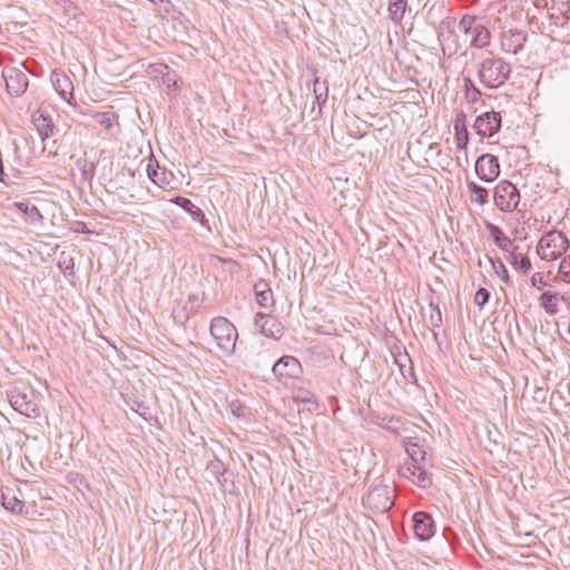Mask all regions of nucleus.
<instances>
[{"label": "nucleus", "mask_w": 570, "mask_h": 570, "mask_svg": "<svg viewBox=\"0 0 570 570\" xmlns=\"http://www.w3.org/2000/svg\"><path fill=\"white\" fill-rule=\"evenodd\" d=\"M256 331L265 337L277 340L283 334V326L277 317L258 312L254 318Z\"/></svg>", "instance_id": "6e6552de"}, {"label": "nucleus", "mask_w": 570, "mask_h": 570, "mask_svg": "<svg viewBox=\"0 0 570 570\" xmlns=\"http://www.w3.org/2000/svg\"><path fill=\"white\" fill-rule=\"evenodd\" d=\"M562 299L563 296L560 293L547 291L540 295L539 304L549 315H556Z\"/></svg>", "instance_id": "aec40b11"}, {"label": "nucleus", "mask_w": 570, "mask_h": 570, "mask_svg": "<svg viewBox=\"0 0 570 570\" xmlns=\"http://www.w3.org/2000/svg\"><path fill=\"white\" fill-rule=\"evenodd\" d=\"M92 118L110 137H116L119 131V124L118 115L115 111L97 112Z\"/></svg>", "instance_id": "6ab92c4d"}, {"label": "nucleus", "mask_w": 570, "mask_h": 570, "mask_svg": "<svg viewBox=\"0 0 570 570\" xmlns=\"http://www.w3.org/2000/svg\"><path fill=\"white\" fill-rule=\"evenodd\" d=\"M50 81L59 97L71 104V99H73V85L70 78L62 71L53 70L50 75Z\"/></svg>", "instance_id": "2eb2a0df"}, {"label": "nucleus", "mask_w": 570, "mask_h": 570, "mask_svg": "<svg viewBox=\"0 0 570 570\" xmlns=\"http://www.w3.org/2000/svg\"><path fill=\"white\" fill-rule=\"evenodd\" d=\"M479 23L480 20L475 16L464 14L459 21V29L465 35H471Z\"/></svg>", "instance_id": "473e14b6"}, {"label": "nucleus", "mask_w": 570, "mask_h": 570, "mask_svg": "<svg viewBox=\"0 0 570 570\" xmlns=\"http://www.w3.org/2000/svg\"><path fill=\"white\" fill-rule=\"evenodd\" d=\"M489 298H490V292L484 287H480L476 291L473 301H474L475 305H478L480 308H482L489 302Z\"/></svg>", "instance_id": "58836bf2"}, {"label": "nucleus", "mask_w": 570, "mask_h": 570, "mask_svg": "<svg viewBox=\"0 0 570 570\" xmlns=\"http://www.w3.org/2000/svg\"><path fill=\"white\" fill-rule=\"evenodd\" d=\"M31 122L42 142L55 136L57 127L51 116L46 110H37L32 114Z\"/></svg>", "instance_id": "ddd939ff"}, {"label": "nucleus", "mask_w": 570, "mask_h": 570, "mask_svg": "<svg viewBox=\"0 0 570 570\" xmlns=\"http://www.w3.org/2000/svg\"><path fill=\"white\" fill-rule=\"evenodd\" d=\"M273 373L278 380L298 379L302 374L299 361L291 355L282 356L273 366Z\"/></svg>", "instance_id": "9d476101"}, {"label": "nucleus", "mask_w": 570, "mask_h": 570, "mask_svg": "<svg viewBox=\"0 0 570 570\" xmlns=\"http://www.w3.org/2000/svg\"><path fill=\"white\" fill-rule=\"evenodd\" d=\"M475 173L481 180L493 181L500 174L498 158L489 154L480 156L475 163Z\"/></svg>", "instance_id": "9b49d317"}, {"label": "nucleus", "mask_w": 570, "mask_h": 570, "mask_svg": "<svg viewBox=\"0 0 570 570\" xmlns=\"http://www.w3.org/2000/svg\"><path fill=\"white\" fill-rule=\"evenodd\" d=\"M491 264H492V267L495 272V274L498 276H500L502 278V281H504L505 283L509 281V274H508V271L503 264V262L499 258H491L489 257Z\"/></svg>", "instance_id": "4c0bfd02"}, {"label": "nucleus", "mask_w": 570, "mask_h": 570, "mask_svg": "<svg viewBox=\"0 0 570 570\" xmlns=\"http://www.w3.org/2000/svg\"><path fill=\"white\" fill-rule=\"evenodd\" d=\"M568 332H569V334H570V322H569V326H568Z\"/></svg>", "instance_id": "6e6d98bb"}, {"label": "nucleus", "mask_w": 570, "mask_h": 570, "mask_svg": "<svg viewBox=\"0 0 570 570\" xmlns=\"http://www.w3.org/2000/svg\"><path fill=\"white\" fill-rule=\"evenodd\" d=\"M151 2L156 3L158 0H150Z\"/></svg>", "instance_id": "4d7b16f0"}, {"label": "nucleus", "mask_w": 570, "mask_h": 570, "mask_svg": "<svg viewBox=\"0 0 570 570\" xmlns=\"http://www.w3.org/2000/svg\"><path fill=\"white\" fill-rule=\"evenodd\" d=\"M413 531L421 541L431 539L435 533V523L431 514L424 511H417L412 517Z\"/></svg>", "instance_id": "f8f14e48"}, {"label": "nucleus", "mask_w": 570, "mask_h": 570, "mask_svg": "<svg viewBox=\"0 0 570 570\" xmlns=\"http://www.w3.org/2000/svg\"><path fill=\"white\" fill-rule=\"evenodd\" d=\"M438 165H442L443 160L435 161Z\"/></svg>", "instance_id": "5fc2aeb1"}, {"label": "nucleus", "mask_w": 570, "mask_h": 570, "mask_svg": "<svg viewBox=\"0 0 570 570\" xmlns=\"http://www.w3.org/2000/svg\"><path fill=\"white\" fill-rule=\"evenodd\" d=\"M395 363L399 366L400 372L403 375V377H406V373H405L406 363L411 364V360H410L409 354L405 352L403 355L396 356L395 357Z\"/></svg>", "instance_id": "79ce46f5"}, {"label": "nucleus", "mask_w": 570, "mask_h": 570, "mask_svg": "<svg viewBox=\"0 0 570 570\" xmlns=\"http://www.w3.org/2000/svg\"><path fill=\"white\" fill-rule=\"evenodd\" d=\"M528 35L522 30H508L501 36V48L508 53H519L527 42Z\"/></svg>", "instance_id": "4468645a"}, {"label": "nucleus", "mask_w": 570, "mask_h": 570, "mask_svg": "<svg viewBox=\"0 0 570 570\" xmlns=\"http://www.w3.org/2000/svg\"><path fill=\"white\" fill-rule=\"evenodd\" d=\"M458 147L465 148V147H466V145H465V144H462V145H458Z\"/></svg>", "instance_id": "864d4df0"}, {"label": "nucleus", "mask_w": 570, "mask_h": 570, "mask_svg": "<svg viewBox=\"0 0 570 570\" xmlns=\"http://www.w3.org/2000/svg\"><path fill=\"white\" fill-rule=\"evenodd\" d=\"M511 73V66L499 57H488L482 60L478 77L482 85L495 89L505 83Z\"/></svg>", "instance_id": "f257e3e1"}, {"label": "nucleus", "mask_w": 570, "mask_h": 570, "mask_svg": "<svg viewBox=\"0 0 570 570\" xmlns=\"http://www.w3.org/2000/svg\"><path fill=\"white\" fill-rule=\"evenodd\" d=\"M77 225H78L79 227H78L76 230H77V232H83V228L86 227L85 223L79 222V223H77Z\"/></svg>", "instance_id": "09e8293b"}, {"label": "nucleus", "mask_w": 570, "mask_h": 570, "mask_svg": "<svg viewBox=\"0 0 570 570\" xmlns=\"http://www.w3.org/2000/svg\"><path fill=\"white\" fill-rule=\"evenodd\" d=\"M9 403L13 410L28 417L39 416V407L33 391L13 387L8 391Z\"/></svg>", "instance_id": "20e7f679"}, {"label": "nucleus", "mask_w": 570, "mask_h": 570, "mask_svg": "<svg viewBox=\"0 0 570 570\" xmlns=\"http://www.w3.org/2000/svg\"><path fill=\"white\" fill-rule=\"evenodd\" d=\"M1 77L6 83V90L11 97H21L28 89L29 79L27 75L17 67H3Z\"/></svg>", "instance_id": "0eeeda50"}, {"label": "nucleus", "mask_w": 570, "mask_h": 570, "mask_svg": "<svg viewBox=\"0 0 570 570\" xmlns=\"http://www.w3.org/2000/svg\"><path fill=\"white\" fill-rule=\"evenodd\" d=\"M490 39L491 32L480 22L471 33L470 43L475 48H484L490 43Z\"/></svg>", "instance_id": "b1692460"}, {"label": "nucleus", "mask_w": 570, "mask_h": 570, "mask_svg": "<svg viewBox=\"0 0 570 570\" xmlns=\"http://www.w3.org/2000/svg\"><path fill=\"white\" fill-rule=\"evenodd\" d=\"M48 151H49V154H53V155L57 154V150L49 149Z\"/></svg>", "instance_id": "603ef678"}, {"label": "nucleus", "mask_w": 570, "mask_h": 570, "mask_svg": "<svg viewBox=\"0 0 570 570\" xmlns=\"http://www.w3.org/2000/svg\"><path fill=\"white\" fill-rule=\"evenodd\" d=\"M148 148H149L150 156L148 158V164H147V167H146V171H147V175L150 178V180L154 184L159 186V180H158V168H159V165H158L157 160L155 159V157L153 156L151 145H148Z\"/></svg>", "instance_id": "72a5a7b5"}, {"label": "nucleus", "mask_w": 570, "mask_h": 570, "mask_svg": "<svg viewBox=\"0 0 570 570\" xmlns=\"http://www.w3.org/2000/svg\"><path fill=\"white\" fill-rule=\"evenodd\" d=\"M179 80L180 78L178 73L170 67L166 72H164V76L161 77V82L168 90L177 89Z\"/></svg>", "instance_id": "f704fd0d"}, {"label": "nucleus", "mask_w": 570, "mask_h": 570, "mask_svg": "<svg viewBox=\"0 0 570 570\" xmlns=\"http://www.w3.org/2000/svg\"><path fill=\"white\" fill-rule=\"evenodd\" d=\"M176 205L180 206L185 212H187L195 222L205 225V214L204 212L197 207L190 199L185 197H177L173 200Z\"/></svg>", "instance_id": "4be33fe9"}, {"label": "nucleus", "mask_w": 570, "mask_h": 570, "mask_svg": "<svg viewBox=\"0 0 570 570\" xmlns=\"http://www.w3.org/2000/svg\"><path fill=\"white\" fill-rule=\"evenodd\" d=\"M17 207L27 214L31 219L42 218L40 210L36 205H30L29 203H17Z\"/></svg>", "instance_id": "e433bc0d"}, {"label": "nucleus", "mask_w": 570, "mask_h": 570, "mask_svg": "<svg viewBox=\"0 0 570 570\" xmlns=\"http://www.w3.org/2000/svg\"><path fill=\"white\" fill-rule=\"evenodd\" d=\"M169 66L163 62H156L148 66V73L153 77H163L164 72L168 70Z\"/></svg>", "instance_id": "ea45409f"}, {"label": "nucleus", "mask_w": 570, "mask_h": 570, "mask_svg": "<svg viewBox=\"0 0 570 570\" xmlns=\"http://www.w3.org/2000/svg\"><path fill=\"white\" fill-rule=\"evenodd\" d=\"M566 235L558 230L546 233L537 245V253L541 259L551 262L559 258L568 248Z\"/></svg>", "instance_id": "7ed1b4c3"}, {"label": "nucleus", "mask_w": 570, "mask_h": 570, "mask_svg": "<svg viewBox=\"0 0 570 570\" xmlns=\"http://www.w3.org/2000/svg\"><path fill=\"white\" fill-rule=\"evenodd\" d=\"M493 198L500 210L510 213L515 210L520 203V191L512 183L503 180L494 188Z\"/></svg>", "instance_id": "423d86ee"}, {"label": "nucleus", "mask_w": 570, "mask_h": 570, "mask_svg": "<svg viewBox=\"0 0 570 570\" xmlns=\"http://www.w3.org/2000/svg\"><path fill=\"white\" fill-rule=\"evenodd\" d=\"M7 174L4 173L2 153L0 151V181L6 184Z\"/></svg>", "instance_id": "a18cd8bd"}, {"label": "nucleus", "mask_w": 570, "mask_h": 570, "mask_svg": "<svg viewBox=\"0 0 570 570\" xmlns=\"http://www.w3.org/2000/svg\"><path fill=\"white\" fill-rule=\"evenodd\" d=\"M406 452L413 464L425 465L426 452L416 443L406 446Z\"/></svg>", "instance_id": "7c9ffc66"}, {"label": "nucleus", "mask_w": 570, "mask_h": 570, "mask_svg": "<svg viewBox=\"0 0 570 570\" xmlns=\"http://www.w3.org/2000/svg\"><path fill=\"white\" fill-rule=\"evenodd\" d=\"M441 322H442L441 312H440V309L436 307V309H435V314H432V315L430 316V323L432 324V326H434V327H439V326H440V324H441Z\"/></svg>", "instance_id": "c03bdc74"}, {"label": "nucleus", "mask_w": 570, "mask_h": 570, "mask_svg": "<svg viewBox=\"0 0 570 570\" xmlns=\"http://www.w3.org/2000/svg\"><path fill=\"white\" fill-rule=\"evenodd\" d=\"M33 146L37 147V150L31 149L30 145H8V147L10 148V153L13 156V160L17 165H27L33 157L47 150V145Z\"/></svg>", "instance_id": "dca6fc26"}, {"label": "nucleus", "mask_w": 570, "mask_h": 570, "mask_svg": "<svg viewBox=\"0 0 570 570\" xmlns=\"http://www.w3.org/2000/svg\"><path fill=\"white\" fill-rule=\"evenodd\" d=\"M534 397L535 399L542 397V400H544V397H546L544 391L542 389H538Z\"/></svg>", "instance_id": "49530a36"}, {"label": "nucleus", "mask_w": 570, "mask_h": 570, "mask_svg": "<svg viewBox=\"0 0 570 570\" xmlns=\"http://www.w3.org/2000/svg\"><path fill=\"white\" fill-rule=\"evenodd\" d=\"M407 7V0H390L389 14L394 23H401Z\"/></svg>", "instance_id": "a878e982"}, {"label": "nucleus", "mask_w": 570, "mask_h": 570, "mask_svg": "<svg viewBox=\"0 0 570 570\" xmlns=\"http://www.w3.org/2000/svg\"><path fill=\"white\" fill-rule=\"evenodd\" d=\"M466 185L470 193V200L472 203H476L481 206L488 203L489 193L487 188L478 185L474 181H468Z\"/></svg>", "instance_id": "bb28decb"}, {"label": "nucleus", "mask_w": 570, "mask_h": 570, "mask_svg": "<svg viewBox=\"0 0 570 570\" xmlns=\"http://www.w3.org/2000/svg\"><path fill=\"white\" fill-rule=\"evenodd\" d=\"M562 17H569L570 20V9L567 12H561Z\"/></svg>", "instance_id": "8fccbe9b"}, {"label": "nucleus", "mask_w": 570, "mask_h": 570, "mask_svg": "<svg viewBox=\"0 0 570 570\" xmlns=\"http://www.w3.org/2000/svg\"><path fill=\"white\" fill-rule=\"evenodd\" d=\"M77 225H78L79 227H78L76 230H77V232H83V228L86 227L85 223L79 222V223H77Z\"/></svg>", "instance_id": "de8ad7c7"}, {"label": "nucleus", "mask_w": 570, "mask_h": 570, "mask_svg": "<svg viewBox=\"0 0 570 570\" xmlns=\"http://www.w3.org/2000/svg\"><path fill=\"white\" fill-rule=\"evenodd\" d=\"M209 331L220 353L224 356L233 355L238 338L235 325L228 318L217 316L212 320Z\"/></svg>", "instance_id": "f03ea898"}, {"label": "nucleus", "mask_w": 570, "mask_h": 570, "mask_svg": "<svg viewBox=\"0 0 570 570\" xmlns=\"http://www.w3.org/2000/svg\"><path fill=\"white\" fill-rule=\"evenodd\" d=\"M363 504L374 513H384L393 505L391 489L386 484L373 487L363 499Z\"/></svg>", "instance_id": "39448f33"}, {"label": "nucleus", "mask_w": 570, "mask_h": 570, "mask_svg": "<svg viewBox=\"0 0 570 570\" xmlns=\"http://www.w3.org/2000/svg\"><path fill=\"white\" fill-rule=\"evenodd\" d=\"M488 228L490 234L495 243V245L504 252H511L515 246L511 238H509L502 229L493 224H488Z\"/></svg>", "instance_id": "5701e85b"}, {"label": "nucleus", "mask_w": 570, "mask_h": 570, "mask_svg": "<svg viewBox=\"0 0 570 570\" xmlns=\"http://www.w3.org/2000/svg\"><path fill=\"white\" fill-rule=\"evenodd\" d=\"M256 302L261 307H268L274 305L273 292L268 284L261 279L254 285Z\"/></svg>", "instance_id": "412c9836"}, {"label": "nucleus", "mask_w": 570, "mask_h": 570, "mask_svg": "<svg viewBox=\"0 0 570 570\" xmlns=\"http://www.w3.org/2000/svg\"><path fill=\"white\" fill-rule=\"evenodd\" d=\"M415 147H426L424 151V156L421 157L420 153L414 150L412 154L411 147L412 145H400V147H404V155H406L413 163L421 164V161L430 163L434 161V157H439L441 155V150L439 149L440 145H414Z\"/></svg>", "instance_id": "f3484780"}, {"label": "nucleus", "mask_w": 570, "mask_h": 570, "mask_svg": "<svg viewBox=\"0 0 570 570\" xmlns=\"http://www.w3.org/2000/svg\"><path fill=\"white\" fill-rule=\"evenodd\" d=\"M501 128V116L495 111H487L476 117L474 129L476 134L483 138H490Z\"/></svg>", "instance_id": "1a4fd4ad"}, {"label": "nucleus", "mask_w": 570, "mask_h": 570, "mask_svg": "<svg viewBox=\"0 0 570 570\" xmlns=\"http://www.w3.org/2000/svg\"><path fill=\"white\" fill-rule=\"evenodd\" d=\"M548 20L551 26H556V27H560V28H564L569 23V17H562L561 12L558 14L549 13Z\"/></svg>", "instance_id": "a19ab883"}, {"label": "nucleus", "mask_w": 570, "mask_h": 570, "mask_svg": "<svg viewBox=\"0 0 570 570\" xmlns=\"http://www.w3.org/2000/svg\"><path fill=\"white\" fill-rule=\"evenodd\" d=\"M454 130L456 142H468L469 132L465 126V116L463 112L456 115Z\"/></svg>", "instance_id": "c756f323"}, {"label": "nucleus", "mask_w": 570, "mask_h": 570, "mask_svg": "<svg viewBox=\"0 0 570 570\" xmlns=\"http://www.w3.org/2000/svg\"><path fill=\"white\" fill-rule=\"evenodd\" d=\"M531 284L538 289L548 286V283L544 281L542 273H534L531 277Z\"/></svg>", "instance_id": "37998d69"}, {"label": "nucleus", "mask_w": 570, "mask_h": 570, "mask_svg": "<svg viewBox=\"0 0 570 570\" xmlns=\"http://www.w3.org/2000/svg\"><path fill=\"white\" fill-rule=\"evenodd\" d=\"M515 249L517 247L509 252L508 261L517 271L527 274L532 267L531 262L527 255L517 253Z\"/></svg>", "instance_id": "393cba45"}, {"label": "nucleus", "mask_w": 570, "mask_h": 570, "mask_svg": "<svg viewBox=\"0 0 570 570\" xmlns=\"http://www.w3.org/2000/svg\"><path fill=\"white\" fill-rule=\"evenodd\" d=\"M401 473L403 476L410 478L412 482L421 488H426L431 484V479L425 470V465L410 463L402 468Z\"/></svg>", "instance_id": "a211bd4d"}, {"label": "nucleus", "mask_w": 570, "mask_h": 570, "mask_svg": "<svg viewBox=\"0 0 570 570\" xmlns=\"http://www.w3.org/2000/svg\"><path fill=\"white\" fill-rule=\"evenodd\" d=\"M463 87H464V94H465V98L469 102L473 104L475 101L479 100V98L481 97V91L480 89L474 85V82L472 81V79H470L469 77H465L463 79Z\"/></svg>", "instance_id": "2f4dec72"}, {"label": "nucleus", "mask_w": 570, "mask_h": 570, "mask_svg": "<svg viewBox=\"0 0 570 570\" xmlns=\"http://www.w3.org/2000/svg\"><path fill=\"white\" fill-rule=\"evenodd\" d=\"M409 373H410V375H413V367L412 366L409 367Z\"/></svg>", "instance_id": "3c124183"}, {"label": "nucleus", "mask_w": 570, "mask_h": 570, "mask_svg": "<svg viewBox=\"0 0 570 570\" xmlns=\"http://www.w3.org/2000/svg\"><path fill=\"white\" fill-rule=\"evenodd\" d=\"M558 277L564 283H570V255L560 262Z\"/></svg>", "instance_id": "c9c22d12"}, {"label": "nucleus", "mask_w": 570, "mask_h": 570, "mask_svg": "<svg viewBox=\"0 0 570 570\" xmlns=\"http://www.w3.org/2000/svg\"><path fill=\"white\" fill-rule=\"evenodd\" d=\"M313 92H314L316 102L318 104L320 108H322L326 104L327 97H328L327 82L326 81L320 82V79L317 77H315L314 85H313Z\"/></svg>", "instance_id": "c85d7f7f"}, {"label": "nucleus", "mask_w": 570, "mask_h": 570, "mask_svg": "<svg viewBox=\"0 0 570 570\" xmlns=\"http://www.w3.org/2000/svg\"><path fill=\"white\" fill-rule=\"evenodd\" d=\"M2 505L3 508L13 513V514H23L24 513V502L18 499L14 495H8L7 493H2Z\"/></svg>", "instance_id": "cd10ccee"}]
</instances>
